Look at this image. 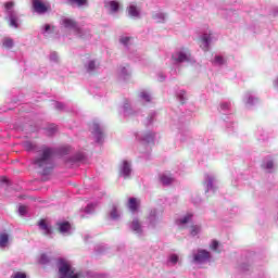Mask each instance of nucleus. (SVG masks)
<instances>
[{
    "instance_id": "1",
    "label": "nucleus",
    "mask_w": 278,
    "mask_h": 278,
    "mask_svg": "<svg viewBox=\"0 0 278 278\" xmlns=\"http://www.w3.org/2000/svg\"><path fill=\"white\" fill-rule=\"evenodd\" d=\"M51 157H53V149L49 147H42L39 156L35 159L34 164L39 168H45L51 164Z\"/></svg>"
},
{
    "instance_id": "2",
    "label": "nucleus",
    "mask_w": 278,
    "mask_h": 278,
    "mask_svg": "<svg viewBox=\"0 0 278 278\" xmlns=\"http://www.w3.org/2000/svg\"><path fill=\"white\" fill-rule=\"evenodd\" d=\"M81 274L75 273L71 264L61 261L59 265V278H80Z\"/></svg>"
},
{
    "instance_id": "3",
    "label": "nucleus",
    "mask_w": 278,
    "mask_h": 278,
    "mask_svg": "<svg viewBox=\"0 0 278 278\" xmlns=\"http://www.w3.org/2000/svg\"><path fill=\"white\" fill-rule=\"evenodd\" d=\"M190 50L181 49L177 52H175L172 55V59L174 62H178L179 64L184 62H190Z\"/></svg>"
},
{
    "instance_id": "4",
    "label": "nucleus",
    "mask_w": 278,
    "mask_h": 278,
    "mask_svg": "<svg viewBox=\"0 0 278 278\" xmlns=\"http://www.w3.org/2000/svg\"><path fill=\"white\" fill-rule=\"evenodd\" d=\"M212 257L207 250H198L197 254L193 255V262L197 264H205Z\"/></svg>"
},
{
    "instance_id": "5",
    "label": "nucleus",
    "mask_w": 278,
    "mask_h": 278,
    "mask_svg": "<svg viewBox=\"0 0 278 278\" xmlns=\"http://www.w3.org/2000/svg\"><path fill=\"white\" fill-rule=\"evenodd\" d=\"M33 3V9L35 10V12H37V14H45L46 12H49V5L45 4L42 1L40 0H31Z\"/></svg>"
},
{
    "instance_id": "6",
    "label": "nucleus",
    "mask_w": 278,
    "mask_h": 278,
    "mask_svg": "<svg viewBox=\"0 0 278 278\" xmlns=\"http://www.w3.org/2000/svg\"><path fill=\"white\" fill-rule=\"evenodd\" d=\"M38 227H39L40 231H42L43 236H51V233H53V227H51V225H49L47 219H40L38 222Z\"/></svg>"
},
{
    "instance_id": "7",
    "label": "nucleus",
    "mask_w": 278,
    "mask_h": 278,
    "mask_svg": "<svg viewBox=\"0 0 278 278\" xmlns=\"http://www.w3.org/2000/svg\"><path fill=\"white\" fill-rule=\"evenodd\" d=\"M63 25L66 29H73L76 34H81V28H79V25L73 18H64Z\"/></svg>"
},
{
    "instance_id": "8",
    "label": "nucleus",
    "mask_w": 278,
    "mask_h": 278,
    "mask_svg": "<svg viewBox=\"0 0 278 278\" xmlns=\"http://www.w3.org/2000/svg\"><path fill=\"white\" fill-rule=\"evenodd\" d=\"M210 42H212L210 36L203 35L200 39L201 49H203V51H210Z\"/></svg>"
},
{
    "instance_id": "9",
    "label": "nucleus",
    "mask_w": 278,
    "mask_h": 278,
    "mask_svg": "<svg viewBox=\"0 0 278 278\" xmlns=\"http://www.w3.org/2000/svg\"><path fill=\"white\" fill-rule=\"evenodd\" d=\"M56 227L60 233H68L71 231V223L68 222L56 223Z\"/></svg>"
},
{
    "instance_id": "10",
    "label": "nucleus",
    "mask_w": 278,
    "mask_h": 278,
    "mask_svg": "<svg viewBox=\"0 0 278 278\" xmlns=\"http://www.w3.org/2000/svg\"><path fill=\"white\" fill-rule=\"evenodd\" d=\"M128 14L134 18H138V16H140V8H138L136 4H130L128 7Z\"/></svg>"
},
{
    "instance_id": "11",
    "label": "nucleus",
    "mask_w": 278,
    "mask_h": 278,
    "mask_svg": "<svg viewBox=\"0 0 278 278\" xmlns=\"http://www.w3.org/2000/svg\"><path fill=\"white\" fill-rule=\"evenodd\" d=\"M122 173H123L125 179H127V177H129L131 175V166L129 165V162H127V161L123 162Z\"/></svg>"
},
{
    "instance_id": "12",
    "label": "nucleus",
    "mask_w": 278,
    "mask_h": 278,
    "mask_svg": "<svg viewBox=\"0 0 278 278\" xmlns=\"http://www.w3.org/2000/svg\"><path fill=\"white\" fill-rule=\"evenodd\" d=\"M139 205L140 203H138V200L136 198H130L128 200V208L130 210V212H138Z\"/></svg>"
},
{
    "instance_id": "13",
    "label": "nucleus",
    "mask_w": 278,
    "mask_h": 278,
    "mask_svg": "<svg viewBox=\"0 0 278 278\" xmlns=\"http://www.w3.org/2000/svg\"><path fill=\"white\" fill-rule=\"evenodd\" d=\"M93 135L97 138L98 142H101L103 138V131H101V127L98 124H93Z\"/></svg>"
},
{
    "instance_id": "14",
    "label": "nucleus",
    "mask_w": 278,
    "mask_h": 278,
    "mask_svg": "<svg viewBox=\"0 0 278 278\" xmlns=\"http://www.w3.org/2000/svg\"><path fill=\"white\" fill-rule=\"evenodd\" d=\"M161 182L163 184V186H170V184H173V176L163 174L161 177Z\"/></svg>"
},
{
    "instance_id": "15",
    "label": "nucleus",
    "mask_w": 278,
    "mask_h": 278,
    "mask_svg": "<svg viewBox=\"0 0 278 278\" xmlns=\"http://www.w3.org/2000/svg\"><path fill=\"white\" fill-rule=\"evenodd\" d=\"M109 7L111 12L116 13L121 9V3L116 0H112L109 2Z\"/></svg>"
},
{
    "instance_id": "16",
    "label": "nucleus",
    "mask_w": 278,
    "mask_h": 278,
    "mask_svg": "<svg viewBox=\"0 0 278 278\" xmlns=\"http://www.w3.org/2000/svg\"><path fill=\"white\" fill-rule=\"evenodd\" d=\"M131 229L132 231H136V233H140L142 231V226L140 225V222L138 219L132 220Z\"/></svg>"
},
{
    "instance_id": "17",
    "label": "nucleus",
    "mask_w": 278,
    "mask_h": 278,
    "mask_svg": "<svg viewBox=\"0 0 278 278\" xmlns=\"http://www.w3.org/2000/svg\"><path fill=\"white\" fill-rule=\"evenodd\" d=\"M2 47L4 49H12V47H14V40H12V38H4L2 41Z\"/></svg>"
},
{
    "instance_id": "18",
    "label": "nucleus",
    "mask_w": 278,
    "mask_h": 278,
    "mask_svg": "<svg viewBox=\"0 0 278 278\" xmlns=\"http://www.w3.org/2000/svg\"><path fill=\"white\" fill-rule=\"evenodd\" d=\"M10 240V237L8 236V233H1L0 235V247H5V244H8Z\"/></svg>"
},
{
    "instance_id": "19",
    "label": "nucleus",
    "mask_w": 278,
    "mask_h": 278,
    "mask_svg": "<svg viewBox=\"0 0 278 278\" xmlns=\"http://www.w3.org/2000/svg\"><path fill=\"white\" fill-rule=\"evenodd\" d=\"M226 60L225 58L220 56V55H216L215 60H214V64H218L219 66H223V64H226Z\"/></svg>"
},
{
    "instance_id": "20",
    "label": "nucleus",
    "mask_w": 278,
    "mask_h": 278,
    "mask_svg": "<svg viewBox=\"0 0 278 278\" xmlns=\"http://www.w3.org/2000/svg\"><path fill=\"white\" fill-rule=\"evenodd\" d=\"M192 214H187L180 219V225H186L187 223H190L192 220Z\"/></svg>"
},
{
    "instance_id": "21",
    "label": "nucleus",
    "mask_w": 278,
    "mask_h": 278,
    "mask_svg": "<svg viewBox=\"0 0 278 278\" xmlns=\"http://www.w3.org/2000/svg\"><path fill=\"white\" fill-rule=\"evenodd\" d=\"M134 37H122L119 38V42L122 45H124L125 47H127V45H129V40H132Z\"/></svg>"
},
{
    "instance_id": "22",
    "label": "nucleus",
    "mask_w": 278,
    "mask_h": 278,
    "mask_svg": "<svg viewBox=\"0 0 278 278\" xmlns=\"http://www.w3.org/2000/svg\"><path fill=\"white\" fill-rule=\"evenodd\" d=\"M96 68H97V63H94V61H90L87 66L88 73H92V71H94Z\"/></svg>"
},
{
    "instance_id": "23",
    "label": "nucleus",
    "mask_w": 278,
    "mask_h": 278,
    "mask_svg": "<svg viewBox=\"0 0 278 278\" xmlns=\"http://www.w3.org/2000/svg\"><path fill=\"white\" fill-rule=\"evenodd\" d=\"M71 3H76L79 8H81V5H86L88 3V0H70Z\"/></svg>"
},
{
    "instance_id": "24",
    "label": "nucleus",
    "mask_w": 278,
    "mask_h": 278,
    "mask_svg": "<svg viewBox=\"0 0 278 278\" xmlns=\"http://www.w3.org/2000/svg\"><path fill=\"white\" fill-rule=\"evenodd\" d=\"M201 231V226H191V236H197Z\"/></svg>"
},
{
    "instance_id": "25",
    "label": "nucleus",
    "mask_w": 278,
    "mask_h": 278,
    "mask_svg": "<svg viewBox=\"0 0 278 278\" xmlns=\"http://www.w3.org/2000/svg\"><path fill=\"white\" fill-rule=\"evenodd\" d=\"M10 26L11 27H18V23L16 22V17H14V15L10 16Z\"/></svg>"
},
{
    "instance_id": "26",
    "label": "nucleus",
    "mask_w": 278,
    "mask_h": 278,
    "mask_svg": "<svg viewBox=\"0 0 278 278\" xmlns=\"http://www.w3.org/2000/svg\"><path fill=\"white\" fill-rule=\"evenodd\" d=\"M169 262H172V264H177V262H179V256L177 254H172L169 256Z\"/></svg>"
},
{
    "instance_id": "27",
    "label": "nucleus",
    "mask_w": 278,
    "mask_h": 278,
    "mask_svg": "<svg viewBox=\"0 0 278 278\" xmlns=\"http://www.w3.org/2000/svg\"><path fill=\"white\" fill-rule=\"evenodd\" d=\"M18 213L21 214V216H25V214H27V206L21 205L18 207Z\"/></svg>"
},
{
    "instance_id": "28",
    "label": "nucleus",
    "mask_w": 278,
    "mask_h": 278,
    "mask_svg": "<svg viewBox=\"0 0 278 278\" xmlns=\"http://www.w3.org/2000/svg\"><path fill=\"white\" fill-rule=\"evenodd\" d=\"M11 278H27V275L25 273L17 271Z\"/></svg>"
},
{
    "instance_id": "29",
    "label": "nucleus",
    "mask_w": 278,
    "mask_h": 278,
    "mask_svg": "<svg viewBox=\"0 0 278 278\" xmlns=\"http://www.w3.org/2000/svg\"><path fill=\"white\" fill-rule=\"evenodd\" d=\"M218 244H219L218 241L214 240V241L212 242V244H211L212 251H217Z\"/></svg>"
},
{
    "instance_id": "30",
    "label": "nucleus",
    "mask_w": 278,
    "mask_h": 278,
    "mask_svg": "<svg viewBox=\"0 0 278 278\" xmlns=\"http://www.w3.org/2000/svg\"><path fill=\"white\" fill-rule=\"evenodd\" d=\"M41 264H47L49 262V257L46 254H42L40 257Z\"/></svg>"
},
{
    "instance_id": "31",
    "label": "nucleus",
    "mask_w": 278,
    "mask_h": 278,
    "mask_svg": "<svg viewBox=\"0 0 278 278\" xmlns=\"http://www.w3.org/2000/svg\"><path fill=\"white\" fill-rule=\"evenodd\" d=\"M5 10H12L14 8V2L10 1L4 4Z\"/></svg>"
},
{
    "instance_id": "32",
    "label": "nucleus",
    "mask_w": 278,
    "mask_h": 278,
    "mask_svg": "<svg viewBox=\"0 0 278 278\" xmlns=\"http://www.w3.org/2000/svg\"><path fill=\"white\" fill-rule=\"evenodd\" d=\"M275 166V163L273 161H268L265 165V168H267L268 170H270V168H273Z\"/></svg>"
},
{
    "instance_id": "33",
    "label": "nucleus",
    "mask_w": 278,
    "mask_h": 278,
    "mask_svg": "<svg viewBox=\"0 0 278 278\" xmlns=\"http://www.w3.org/2000/svg\"><path fill=\"white\" fill-rule=\"evenodd\" d=\"M141 98L144 99L148 103L151 101V96H149V93H141Z\"/></svg>"
},
{
    "instance_id": "34",
    "label": "nucleus",
    "mask_w": 278,
    "mask_h": 278,
    "mask_svg": "<svg viewBox=\"0 0 278 278\" xmlns=\"http://www.w3.org/2000/svg\"><path fill=\"white\" fill-rule=\"evenodd\" d=\"M25 147H26L27 151H31V149H33L31 142H26Z\"/></svg>"
},
{
    "instance_id": "35",
    "label": "nucleus",
    "mask_w": 278,
    "mask_h": 278,
    "mask_svg": "<svg viewBox=\"0 0 278 278\" xmlns=\"http://www.w3.org/2000/svg\"><path fill=\"white\" fill-rule=\"evenodd\" d=\"M228 108H229V104L227 103L222 104V110H227Z\"/></svg>"
},
{
    "instance_id": "36",
    "label": "nucleus",
    "mask_w": 278,
    "mask_h": 278,
    "mask_svg": "<svg viewBox=\"0 0 278 278\" xmlns=\"http://www.w3.org/2000/svg\"><path fill=\"white\" fill-rule=\"evenodd\" d=\"M45 29H46V31H49V29H51V25L47 24V25L45 26Z\"/></svg>"
},
{
    "instance_id": "37",
    "label": "nucleus",
    "mask_w": 278,
    "mask_h": 278,
    "mask_svg": "<svg viewBox=\"0 0 278 278\" xmlns=\"http://www.w3.org/2000/svg\"><path fill=\"white\" fill-rule=\"evenodd\" d=\"M112 218H116V212L111 213Z\"/></svg>"
},
{
    "instance_id": "38",
    "label": "nucleus",
    "mask_w": 278,
    "mask_h": 278,
    "mask_svg": "<svg viewBox=\"0 0 278 278\" xmlns=\"http://www.w3.org/2000/svg\"><path fill=\"white\" fill-rule=\"evenodd\" d=\"M55 58H56V55H55V53H53V54L51 55V60H55Z\"/></svg>"
},
{
    "instance_id": "39",
    "label": "nucleus",
    "mask_w": 278,
    "mask_h": 278,
    "mask_svg": "<svg viewBox=\"0 0 278 278\" xmlns=\"http://www.w3.org/2000/svg\"><path fill=\"white\" fill-rule=\"evenodd\" d=\"M45 175H47V173H49V169H43Z\"/></svg>"
}]
</instances>
